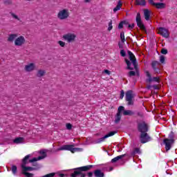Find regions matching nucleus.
<instances>
[{
	"instance_id": "obj_1",
	"label": "nucleus",
	"mask_w": 177,
	"mask_h": 177,
	"mask_svg": "<svg viewBox=\"0 0 177 177\" xmlns=\"http://www.w3.org/2000/svg\"><path fill=\"white\" fill-rule=\"evenodd\" d=\"M93 168V165H88L86 166H82L80 167H76L72 169L73 172L71 174V177H104V173L100 169H95L93 172L91 171ZM85 172H88L87 174Z\"/></svg>"
},
{
	"instance_id": "obj_2",
	"label": "nucleus",
	"mask_w": 177,
	"mask_h": 177,
	"mask_svg": "<svg viewBox=\"0 0 177 177\" xmlns=\"http://www.w3.org/2000/svg\"><path fill=\"white\" fill-rule=\"evenodd\" d=\"M138 131L140 132V143L145 145L151 140V137L149 136V124L146 122H142L138 124Z\"/></svg>"
},
{
	"instance_id": "obj_3",
	"label": "nucleus",
	"mask_w": 177,
	"mask_h": 177,
	"mask_svg": "<svg viewBox=\"0 0 177 177\" xmlns=\"http://www.w3.org/2000/svg\"><path fill=\"white\" fill-rule=\"evenodd\" d=\"M63 150H67L68 151L74 153L78 151H82V148H75L74 145H65L58 148L57 151H62Z\"/></svg>"
},
{
	"instance_id": "obj_4",
	"label": "nucleus",
	"mask_w": 177,
	"mask_h": 177,
	"mask_svg": "<svg viewBox=\"0 0 177 177\" xmlns=\"http://www.w3.org/2000/svg\"><path fill=\"white\" fill-rule=\"evenodd\" d=\"M169 138H171V139L165 138L163 140V143L165 146V149L166 151H169V150H171L172 145L175 143V140L174 139V132H171Z\"/></svg>"
},
{
	"instance_id": "obj_5",
	"label": "nucleus",
	"mask_w": 177,
	"mask_h": 177,
	"mask_svg": "<svg viewBox=\"0 0 177 177\" xmlns=\"http://www.w3.org/2000/svg\"><path fill=\"white\" fill-rule=\"evenodd\" d=\"M129 58L131 60V62L133 64V66L136 70V75H137L138 77L140 75L139 73V69L138 68V62H136V57H135V55H133V53L131 51H128Z\"/></svg>"
},
{
	"instance_id": "obj_6",
	"label": "nucleus",
	"mask_w": 177,
	"mask_h": 177,
	"mask_svg": "<svg viewBox=\"0 0 177 177\" xmlns=\"http://www.w3.org/2000/svg\"><path fill=\"white\" fill-rule=\"evenodd\" d=\"M136 21L138 27H139L140 30L141 31H144V32H147V30H146V26H145V24H143V22L142 21V17H140V12H138L136 17Z\"/></svg>"
},
{
	"instance_id": "obj_7",
	"label": "nucleus",
	"mask_w": 177,
	"mask_h": 177,
	"mask_svg": "<svg viewBox=\"0 0 177 177\" xmlns=\"http://www.w3.org/2000/svg\"><path fill=\"white\" fill-rule=\"evenodd\" d=\"M126 102L128 106H133V91L130 90L126 92Z\"/></svg>"
},
{
	"instance_id": "obj_8",
	"label": "nucleus",
	"mask_w": 177,
	"mask_h": 177,
	"mask_svg": "<svg viewBox=\"0 0 177 177\" xmlns=\"http://www.w3.org/2000/svg\"><path fill=\"white\" fill-rule=\"evenodd\" d=\"M62 38L64 41H66V42L70 44L75 41V38H77V35H75V34L74 33H67L66 35H64Z\"/></svg>"
},
{
	"instance_id": "obj_9",
	"label": "nucleus",
	"mask_w": 177,
	"mask_h": 177,
	"mask_svg": "<svg viewBox=\"0 0 177 177\" xmlns=\"http://www.w3.org/2000/svg\"><path fill=\"white\" fill-rule=\"evenodd\" d=\"M68 16H70V12L66 9L60 10L57 14V17L59 20H66V19H68Z\"/></svg>"
},
{
	"instance_id": "obj_10",
	"label": "nucleus",
	"mask_w": 177,
	"mask_h": 177,
	"mask_svg": "<svg viewBox=\"0 0 177 177\" xmlns=\"http://www.w3.org/2000/svg\"><path fill=\"white\" fill-rule=\"evenodd\" d=\"M145 74H146L147 77H148V79H147V82H149V83L158 82L159 84L160 77H151V74H150V72H149V71H146Z\"/></svg>"
},
{
	"instance_id": "obj_11",
	"label": "nucleus",
	"mask_w": 177,
	"mask_h": 177,
	"mask_svg": "<svg viewBox=\"0 0 177 177\" xmlns=\"http://www.w3.org/2000/svg\"><path fill=\"white\" fill-rule=\"evenodd\" d=\"M24 44H26V38H24L23 36H19L15 40V46H23Z\"/></svg>"
},
{
	"instance_id": "obj_12",
	"label": "nucleus",
	"mask_w": 177,
	"mask_h": 177,
	"mask_svg": "<svg viewBox=\"0 0 177 177\" xmlns=\"http://www.w3.org/2000/svg\"><path fill=\"white\" fill-rule=\"evenodd\" d=\"M158 34L160 35H162L164 38H169V32L165 28L160 27L158 30Z\"/></svg>"
},
{
	"instance_id": "obj_13",
	"label": "nucleus",
	"mask_w": 177,
	"mask_h": 177,
	"mask_svg": "<svg viewBox=\"0 0 177 177\" xmlns=\"http://www.w3.org/2000/svg\"><path fill=\"white\" fill-rule=\"evenodd\" d=\"M42 158H45L44 156H39L37 158H33L32 159L29 160V162H33L32 166L34 167L33 168H37L38 167V169H39V165H38L36 161H38V160H42Z\"/></svg>"
},
{
	"instance_id": "obj_14",
	"label": "nucleus",
	"mask_w": 177,
	"mask_h": 177,
	"mask_svg": "<svg viewBox=\"0 0 177 177\" xmlns=\"http://www.w3.org/2000/svg\"><path fill=\"white\" fill-rule=\"evenodd\" d=\"M150 5H153V6H156L157 9H164L165 8V3H154V1L153 0H148Z\"/></svg>"
},
{
	"instance_id": "obj_15",
	"label": "nucleus",
	"mask_w": 177,
	"mask_h": 177,
	"mask_svg": "<svg viewBox=\"0 0 177 177\" xmlns=\"http://www.w3.org/2000/svg\"><path fill=\"white\" fill-rule=\"evenodd\" d=\"M115 133H117V131H113L108 133L104 137L99 139L98 143H102V142H104L105 139H107V138H110L111 136H114Z\"/></svg>"
},
{
	"instance_id": "obj_16",
	"label": "nucleus",
	"mask_w": 177,
	"mask_h": 177,
	"mask_svg": "<svg viewBox=\"0 0 177 177\" xmlns=\"http://www.w3.org/2000/svg\"><path fill=\"white\" fill-rule=\"evenodd\" d=\"M35 70V64L34 63H30L25 66V71H27L28 73H31V71H34Z\"/></svg>"
},
{
	"instance_id": "obj_17",
	"label": "nucleus",
	"mask_w": 177,
	"mask_h": 177,
	"mask_svg": "<svg viewBox=\"0 0 177 177\" xmlns=\"http://www.w3.org/2000/svg\"><path fill=\"white\" fill-rule=\"evenodd\" d=\"M22 171L21 172H31V171H37L38 170V167H31L22 166Z\"/></svg>"
},
{
	"instance_id": "obj_18",
	"label": "nucleus",
	"mask_w": 177,
	"mask_h": 177,
	"mask_svg": "<svg viewBox=\"0 0 177 177\" xmlns=\"http://www.w3.org/2000/svg\"><path fill=\"white\" fill-rule=\"evenodd\" d=\"M144 16H145V19L147 21L150 20V10H149L148 9H145L144 10Z\"/></svg>"
},
{
	"instance_id": "obj_19",
	"label": "nucleus",
	"mask_w": 177,
	"mask_h": 177,
	"mask_svg": "<svg viewBox=\"0 0 177 177\" xmlns=\"http://www.w3.org/2000/svg\"><path fill=\"white\" fill-rule=\"evenodd\" d=\"M16 38H17V34L9 35L8 38V41L13 42V41H15V39H16Z\"/></svg>"
},
{
	"instance_id": "obj_20",
	"label": "nucleus",
	"mask_w": 177,
	"mask_h": 177,
	"mask_svg": "<svg viewBox=\"0 0 177 177\" xmlns=\"http://www.w3.org/2000/svg\"><path fill=\"white\" fill-rule=\"evenodd\" d=\"M30 155H27V156H26L23 158V160H22V164H21V167H24V166H26V165H27V163H28L27 161H28V159L30 158Z\"/></svg>"
},
{
	"instance_id": "obj_21",
	"label": "nucleus",
	"mask_w": 177,
	"mask_h": 177,
	"mask_svg": "<svg viewBox=\"0 0 177 177\" xmlns=\"http://www.w3.org/2000/svg\"><path fill=\"white\" fill-rule=\"evenodd\" d=\"M136 5L146 6V0H136Z\"/></svg>"
},
{
	"instance_id": "obj_22",
	"label": "nucleus",
	"mask_w": 177,
	"mask_h": 177,
	"mask_svg": "<svg viewBox=\"0 0 177 177\" xmlns=\"http://www.w3.org/2000/svg\"><path fill=\"white\" fill-rule=\"evenodd\" d=\"M45 74H46V71L40 69V70L37 71V77H44V75H45Z\"/></svg>"
},
{
	"instance_id": "obj_23",
	"label": "nucleus",
	"mask_w": 177,
	"mask_h": 177,
	"mask_svg": "<svg viewBox=\"0 0 177 177\" xmlns=\"http://www.w3.org/2000/svg\"><path fill=\"white\" fill-rule=\"evenodd\" d=\"M142 152L140 151V148H135L131 154L132 157H135V156H136V154H140Z\"/></svg>"
},
{
	"instance_id": "obj_24",
	"label": "nucleus",
	"mask_w": 177,
	"mask_h": 177,
	"mask_svg": "<svg viewBox=\"0 0 177 177\" xmlns=\"http://www.w3.org/2000/svg\"><path fill=\"white\" fill-rule=\"evenodd\" d=\"M124 157H125V154H122V155L116 156L111 160V162H113V163L117 162V161H118V160H121L122 158H124Z\"/></svg>"
},
{
	"instance_id": "obj_25",
	"label": "nucleus",
	"mask_w": 177,
	"mask_h": 177,
	"mask_svg": "<svg viewBox=\"0 0 177 177\" xmlns=\"http://www.w3.org/2000/svg\"><path fill=\"white\" fill-rule=\"evenodd\" d=\"M122 6V3L121 2V1H119L115 8H113L114 13H115V12H118V10H120Z\"/></svg>"
},
{
	"instance_id": "obj_26",
	"label": "nucleus",
	"mask_w": 177,
	"mask_h": 177,
	"mask_svg": "<svg viewBox=\"0 0 177 177\" xmlns=\"http://www.w3.org/2000/svg\"><path fill=\"white\" fill-rule=\"evenodd\" d=\"M125 63L127 65V69L128 70H133V68L131 67L132 63H131V61L128 59H124Z\"/></svg>"
},
{
	"instance_id": "obj_27",
	"label": "nucleus",
	"mask_w": 177,
	"mask_h": 177,
	"mask_svg": "<svg viewBox=\"0 0 177 177\" xmlns=\"http://www.w3.org/2000/svg\"><path fill=\"white\" fill-rule=\"evenodd\" d=\"M121 117H122L121 114L116 113L115 116V124H118V122L121 121Z\"/></svg>"
},
{
	"instance_id": "obj_28",
	"label": "nucleus",
	"mask_w": 177,
	"mask_h": 177,
	"mask_svg": "<svg viewBox=\"0 0 177 177\" xmlns=\"http://www.w3.org/2000/svg\"><path fill=\"white\" fill-rule=\"evenodd\" d=\"M134 114H135V112H133L131 110H126V111H124L123 112V115H133Z\"/></svg>"
},
{
	"instance_id": "obj_29",
	"label": "nucleus",
	"mask_w": 177,
	"mask_h": 177,
	"mask_svg": "<svg viewBox=\"0 0 177 177\" xmlns=\"http://www.w3.org/2000/svg\"><path fill=\"white\" fill-rule=\"evenodd\" d=\"M21 174L26 177H34V174H31L28 171H21Z\"/></svg>"
},
{
	"instance_id": "obj_30",
	"label": "nucleus",
	"mask_w": 177,
	"mask_h": 177,
	"mask_svg": "<svg viewBox=\"0 0 177 177\" xmlns=\"http://www.w3.org/2000/svg\"><path fill=\"white\" fill-rule=\"evenodd\" d=\"M157 66H160V62H158V61H153L151 63L152 68H156Z\"/></svg>"
},
{
	"instance_id": "obj_31",
	"label": "nucleus",
	"mask_w": 177,
	"mask_h": 177,
	"mask_svg": "<svg viewBox=\"0 0 177 177\" xmlns=\"http://www.w3.org/2000/svg\"><path fill=\"white\" fill-rule=\"evenodd\" d=\"M11 171L13 175H16V174H17V167L16 165H12L11 168Z\"/></svg>"
},
{
	"instance_id": "obj_32",
	"label": "nucleus",
	"mask_w": 177,
	"mask_h": 177,
	"mask_svg": "<svg viewBox=\"0 0 177 177\" xmlns=\"http://www.w3.org/2000/svg\"><path fill=\"white\" fill-rule=\"evenodd\" d=\"M10 15H11L12 19H15V20H18V21H20V18H19V16L16 15V14L10 12Z\"/></svg>"
},
{
	"instance_id": "obj_33",
	"label": "nucleus",
	"mask_w": 177,
	"mask_h": 177,
	"mask_svg": "<svg viewBox=\"0 0 177 177\" xmlns=\"http://www.w3.org/2000/svg\"><path fill=\"white\" fill-rule=\"evenodd\" d=\"M120 39L122 44L125 42V33L124 32H120Z\"/></svg>"
},
{
	"instance_id": "obj_34",
	"label": "nucleus",
	"mask_w": 177,
	"mask_h": 177,
	"mask_svg": "<svg viewBox=\"0 0 177 177\" xmlns=\"http://www.w3.org/2000/svg\"><path fill=\"white\" fill-rule=\"evenodd\" d=\"M137 117H139L140 118H145V113H143L142 111H137L136 112Z\"/></svg>"
},
{
	"instance_id": "obj_35",
	"label": "nucleus",
	"mask_w": 177,
	"mask_h": 177,
	"mask_svg": "<svg viewBox=\"0 0 177 177\" xmlns=\"http://www.w3.org/2000/svg\"><path fill=\"white\" fill-rule=\"evenodd\" d=\"M23 142V138H17L14 140V143L19 145V143H21Z\"/></svg>"
},
{
	"instance_id": "obj_36",
	"label": "nucleus",
	"mask_w": 177,
	"mask_h": 177,
	"mask_svg": "<svg viewBox=\"0 0 177 177\" xmlns=\"http://www.w3.org/2000/svg\"><path fill=\"white\" fill-rule=\"evenodd\" d=\"M124 110H125V107H124L123 106H120L118 109V114H121V111H124Z\"/></svg>"
},
{
	"instance_id": "obj_37",
	"label": "nucleus",
	"mask_w": 177,
	"mask_h": 177,
	"mask_svg": "<svg viewBox=\"0 0 177 177\" xmlns=\"http://www.w3.org/2000/svg\"><path fill=\"white\" fill-rule=\"evenodd\" d=\"M113 30V21L111 20L109 23L108 31H111Z\"/></svg>"
},
{
	"instance_id": "obj_38",
	"label": "nucleus",
	"mask_w": 177,
	"mask_h": 177,
	"mask_svg": "<svg viewBox=\"0 0 177 177\" xmlns=\"http://www.w3.org/2000/svg\"><path fill=\"white\" fill-rule=\"evenodd\" d=\"M160 62L162 64H165V57H164V55L160 57Z\"/></svg>"
},
{
	"instance_id": "obj_39",
	"label": "nucleus",
	"mask_w": 177,
	"mask_h": 177,
	"mask_svg": "<svg viewBox=\"0 0 177 177\" xmlns=\"http://www.w3.org/2000/svg\"><path fill=\"white\" fill-rule=\"evenodd\" d=\"M124 23H127V22L122 21L119 24V25H118V28H119V30H121L122 28H124Z\"/></svg>"
},
{
	"instance_id": "obj_40",
	"label": "nucleus",
	"mask_w": 177,
	"mask_h": 177,
	"mask_svg": "<svg viewBox=\"0 0 177 177\" xmlns=\"http://www.w3.org/2000/svg\"><path fill=\"white\" fill-rule=\"evenodd\" d=\"M120 56H122V57H125V56H127V52H125V50H120Z\"/></svg>"
},
{
	"instance_id": "obj_41",
	"label": "nucleus",
	"mask_w": 177,
	"mask_h": 177,
	"mask_svg": "<svg viewBox=\"0 0 177 177\" xmlns=\"http://www.w3.org/2000/svg\"><path fill=\"white\" fill-rule=\"evenodd\" d=\"M136 75V73L133 71L129 72V77H135Z\"/></svg>"
},
{
	"instance_id": "obj_42",
	"label": "nucleus",
	"mask_w": 177,
	"mask_h": 177,
	"mask_svg": "<svg viewBox=\"0 0 177 177\" xmlns=\"http://www.w3.org/2000/svg\"><path fill=\"white\" fill-rule=\"evenodd\" d=\"M58 44L62 48H64V46H66V43L63 41H59Z\"/></svg>"
},
{
	"instance_id": "obj_43",
	"label": "nucleus",
	"mask_w": 177,
	"mask_h": 177,
	"mask_svg": "<svg viewBox=\"0 0 177 177\" xmlns=\"http://www.w3.org/2000/svg\"><path fill=\"white\" fill-rule=\"evenodd\" d=\"M160 53L162 55H167L168 53V50L166 48H162Z\"/></svg>"
},
{
	"instance_id": "obj_44",
	"label": "nucleus",
	"mask_w": 177,
	"mask_h": 177,
	"mask_svg": "<svg viewBox=\"0 0 177 177\" xmlns=\"http://www.w3.org/2000/svg\"><path fill=\"white\" fill-rule=\"evenodd\" d=\"M124 95H125V92H124V90H121L120 98L122 100L124 99Z\"/></svg>"
},
{
	"instance_id": "obj_45",
	"label": "nucleus",
	"mask_w": 177,
	"mask_h": 177,
	"mask_svg": "<svg viewBox=\"0 0 177 177\" xmlns=\"http://www.w3.org/2000/svg\"><path fill=\"white\" fill-rule=\"evenodd\" d=\"M153 70L154 73H156V74H160V68L156 67V68H153Z\"/></svg>"
},
{
	"instance_id": "obj_46",
	"label": "nucleus",
	"mask_w": 177,
	"mask_h": 177,
	"mask_svg": "<svg viewBox=\"0 0 177 177\" xmlns=\"http://www.w3.org/2000/svg\"><path fill=\"white\" fill-rule=\"evenodd\" d=\"M4 3L6 5H10L12 3V1H10V0H4Z\"/></svg>"
},
{
	"instance_id": "obj_47",
	"label": "nucleus",
	"mask_w": 177,
	"mask_h": 177,
	"mask_svg": "<svg viewBox=\"0 0 177 177\" xmlns=\"http://www.w3.org/2000/svg\"><path fill=\"white\" fill-rule=\"evenodd\" d=\"M66 128L67 129H71V128H73V125H71L70 123H68L66 124Z\"/></svg>"
},
{
	"instance_id": "obj_48",
	"label": "nucleus",
	"mask_w": 177,
	"mask_h": 177,
	"mask_svg": "<svg viewBox=\"0 0 177 177\" xmlns=\"http://www.w3.org/2000/svg\"><path fill=\"white\" fill-rule=\"evenodd\" d=\"M104 73H105V74H107L108 75H110V74H111V72H110V71L105 69L104 71Z\"/></svg>"
},
{
	"instance_id": "obj_49",
	"label": "nucleus",
	"mask_w": 177,
	"mask_h": 177,
	"mask_svg": "<svg viewBox=\"0 0 177 177\" xmlns=\"http://www.w3.org/2000/svg\"><path fill=\"white\" fill-rule=\"evenodd\" d=\"M133 27H135V24H129V26H128V28H130L131 30H132V28H133Z\"/></svg>"
},
{
	"instance_id": "obj_50",
	"label": "nucleus",
	"mask_w": 177,
	"mask_h": 177,
	"mask_svg": "<svg viewBox=\"0 0 177 177\" xmlns=\"http://www.w3.org/2000/svg\"><path fill=\"white\" fill-rule=\"evenodd\" d=\"M124 21L125 23H123V26H129V22L128 21Z\"/></svg>"
},
{
	"instance_id": "obj_51",
	"label": "nucleus",
	"mask_w": 177,
	"mask_h": 177,
	"mask_svg": "<svg viewBox=\"0 0 177 177\" xmlns=\"http://www.w3.org/2000/svg\"><path fill=\"white\" fill-rule=\"evenodd\" d=\"M153 89H158V86L157 85H153Z\"/></svg>"
},
{
	"instance_id": "obj_52",
	"label": "nucleus",
	"mask_w": 177,
	"mask_h": 177,
	"mask_svg": "<svg viewBox=\"0 0 177 177\" xmlns=\"http://www.w3.org/2000/svg\"><path fill=\"white\" fill-rule=\"evenodd\" d=\"M84 2H86V3H88V2H91V0H84Z\"/></svg>"
},
{
	"instance_id": "obj_53",
	"label": "nucleus",
	"mask_w": 177,
	"mask_h": 177,
	"mask_svg": "<svg viewBox=\"0 0 177 177\" xmlns=\"http://www.w3.org/2000/svg\"><path fill=\"white\" fill-rule=\"evenodd\" d=\"M59 176H60V177H64V174H59Z\"/></svg>"
},
{
	"instance_id": "obj_54",
	"label": "nucleus",
	"mask_w": 177,
	"mask_h": 177,
	"mask_svg": "<svg viewBox=\"0 0 177 177\" xmlns=\"http://www.w3.org/2000/svg\"><path fill=\"white\" fill-rule=\"evenodd\" d=\"M118 46L120 48H122V46H121V44L120 43L118 44Z\"/></svg>"
},
{
	"instance_id": "obj_55",
	"label": "nucleus",
	"mask_w": 177,
	"mask_h": 177,
	"mask_svg": "<svg viewBox=\"0 0 177 177\" xmlns=\"http://www.w3.org/2000/svg\"><path fill=\"white\" fill-rule=\"evenodd\" d=\"M147 89H150V86H148V87H147Z\"/></svg>"
},
{
	"instance_id": "obj_56",
	"label": "nucleus",
	"mask_w": 177,
	"mask_h": 177,
	"mask_svg": "<svg viewBox=\"0 0 177 177\" xmlns=\"http://www.w3.org/2000/svg\"><path fill=\"white\" fill-rule=\"evenodd\" d=\"M25 1H31V0H25Z\"/></svg>"
},
{
	"instance_id": "obj_57",
	"label": "nucleus",
	"mask_w": 177,
	"mask_h": 177,
	"mask_svg": "<svg viewBox=\"0 0 177 177\" xmlns=\"http://www.w3.org/2000/svg\"><path fill=\"white\" fill-rule=\"evenodd\" d=\"M43 154H45V152H43Z\"/></svg>"
},
{
	"instance_id": "obj_58",
	"label": "nucleus",
	"mask_w": 177,
	"mask_h": 177,
	"mask_svg": "<svg viewBox=\"0 0 177 177\" xmlns=\"http://www.w3.org/2000/svg\"><path fill=\"white\" fill-rule=\"evenodd\" d=\"M160 1H163V0H160Z\"/></svg>"
}]
</instances>
